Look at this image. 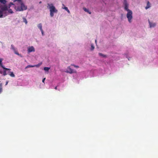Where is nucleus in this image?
I'll list each match as a JSON object with an SVG mask.
<instances>
[{
  "label": "nucleus",
  "mask_w": 158,
  "mask_h": 158,
  "mask_svg": "<svg viewBox=\"0 0 158 158\" xmlns=\"http://www.w3.org/2000/svg\"><path fill=\"white\" fill-rule=\"evenodd\" d=\"M27 51L28 53L34 52L35 51V48L33 46L29 47L28 48Z\"/></svg>",
  "instance_id": "39448f33"
},
{
  "label": "nucleus",
  "mask_w": 158,
  "mask_h": 158,
  "mask_svg": "<svg viewBox=\"0 0 158 158\" xmlns=\"http://www.w3.org/2000/svg\"><path fill=\"white\" fill-rule=\"evenodd\" d=\"M98 54L100 56H102L103 57H106V55H104L102 53H99Z\"/></svg>",
  "instance_id": "2eb2a0df"
},
{
  "label": "nucleus",
  "mask_w": 158,
  "mask_h": 158,
  "mask_svg": "<svg viewBox=\"0 0 158 158\" xmlns=\"http://www.w3.org/2000/svg\"><path fill=\"white\" fill-rule=\"evenodd\" d=\"M10 13H13V11H12V10L11 9H9V11H8Z\"/></svg>",
  "instance_id": "a878e982"
},
{
  "label": "nucleus",
  "mask_w": 158,
  "mask_h": 158,
  "mask_svg": "<svg viewBox=\"0 0 158 158\" xmlns=\"http://www.w3.org/2000/svg\"><path fill=\"white\" fill-rule=\"evenodd\" d=\"M94 45H93L92 44L91 45V50H93L94 49Z\"/></svg>",
  "instance_id": "393cba45"
},
{
  "label": "nucleus",
  "mask_w": 158,
  "mask_h": 158,
  "mask_svg": "<svg viewBox=\"0 0 158 158\" xmlns=\"http://www.w3.org/2000/svg\"><path fill=\"white\" fill-rule=\"evenodd\" d=\"M148 21H149V24L150 27H154L156 26V23H152L151 22H150L149 20H148Z\"/></svg>",
  "instance_id": "f8f14e48"
},
{
  "label": "nucleus",
  "mask_w": 158,
  "mask_h": 158,
  "mask_svg": "<svg viewBox=\"0 0 158 158\" xmlns=\"http://www.w3.org/2000/svg\"><path fill=\"white\" fill-rule=\"evenodd\" d=\"M0 2L4 4L6 2V0H0Z\"/></svg>",
  "instance_id": "4468645a"
},
{
  "label": "nucleus",
  "mask_w": 158,
  "mask_h": 158,
  "mask_svg": "<svg viewBox=\"0 0 158 158\" xmlns=\"http://www.w3.org/2000/svg\"><path fill=\"white\" fill-rule=\"evenodd\" d=\"M2 59L0 58V66H1V67L3 69H5L6 70H9V71L11 69H10L6 68L2 64Z\"/></svg>",
  "instance_id": "6e6552de"
},
{
  "label": "nucleus",
  "mask_w": 158,
  "mask_h": 158,
  "mask_svg": "<svg viewBox=\"0 0 158 158\" xmlns=\"http://www.w3.org/2000/svg\"><path fill=\"white\" fill-rule=\"evenodd\" d=\"M64 9L66 10L69 13H70V12L69 10L68 9V8L67 7H65Z\"/></svg>",
  "instance_id": "412c9836"
},
{
  "label": "nucleus",
  "mask_w": 158,
  "mask_h": 158,
  "mask_svg": "<svg viewBox=\"0 0 158 158\" xmlns=\"http://www.w3.org/2000/svg\"><path fill=\"white\" fill-rule=\"evenodd\" d=\"M38 27L40 29V30H42V25L41 23L39 24L38 25Z\"/></svg>",
  "instance_id": "dca6fc26"
},
{
  "label": "nucleus",
  "mask_w": 158,
  "mask_h": 158,
  "mask_svg": "<svg viewBox=\"0 0 158 158\" xmlns=\"http://www.w3.org/2000/svg\"><path fill=\"white\" fill-rule=\"evenodd\" d=\"M72 66H74L76 68H79V66L78 65H75L74 64H72L71 65Z\"/></svg>",
  "instance_id": "b1692460"
},
{
  "label": "nucleus",
  "mask_w": 158,
  "mask_h": 158,
  "mask_svg": "<svg viewBox=\"0 0 158 158\" xmlns=\"http://www.w3.org/2000/svg\"><path fill=\"white\" fill-rule=\"evenodd\" d=\"M42 64V62H41V63L38 64H37L34 65V67H39Z\"/></svg>",
  "instance_id": "a211bd4d"
},
{
  "label": "nucleus",
  "mask_w": 158,
  "mask_h": 158,
  "mask_svg": "<svg viewBox=\"0 0 158 158\" xmlns=\"http://www.w3.org/2000/svg\"><path fill=\"white\" fill-rule=\"evenodd\" d=\"M10 70L8 71V72L7 74H9L11 77H15V76L13 72H10Z\"/></svg>",
  "instance_id": "9b49d317"
},
{
  "label": "nucleus",
  "mask_w": 158,
  "mask_h": 158,
  "mask_svg": "<svg viewBox=\"0 0 158 158\" xmlns=\"http://www.w3.org/2000/svg\"><path fill=\"white\" fill-rule=\"evenodd\" d=\"M11 49H12L14 51L15 53L18 55H20V54H19V52L15 49L14 46L12 44L11 45Z\"/></svg>",
  "instance_id": "1a4fd4ad"
},
{
  "label": "nucleus",
  "mask_w": 158,
  "mask_h": 158,
  "mask_svg": "<svg viewBox=\"0 0 158 158\" xmlns=\"http://www.w3.org/2000/svg\"><path fill=\"white\" fill-rule=\"evenodd\" d=\"M127 14V17L129 23H131L132 18V12L131 10H129Z\"/></svg>",
  "instance_id": "7ed1b4c3"
},
{
  "label": "nucleus",
  "mask_w": 158,
  "mask_h": 158,
  "mask_svg": "<svg viewBox=\"0 0 158 158\" xmlns=\"http://www.w3.org/2000/svg\"><path fill=\"white\" fill-rule=\"evenodd\" d=\"M41 32V33H42V34L43 35H44V32H43V30H40Z\"/></svg>",
  "instance_id": "cd10ccee"
},
{
  "label": "nucleus",
  "mask_w": 158,
  "mask_h": 158,
  "mask_svg": "<svg viewBox=\"0 0 158 158\" xmlns=\"http://www.w3.org/2000/svg\"><path fill=\"white\" fill-rule=\"evenodd\" d=\"M2 91V84H0V94Z\"/></svg>",
  "instance_id": "6ab92c4d"
},
{
  "label": "nucleus",
  "mask_w": 158,
  "mask_h": 158,
  "mask_svg": "<svg viewBox=\"0 0 158 158\" xmlns=\"http://www.w3.org/2000/svg\"><path fill=\"white\" fill-rule=\"evenodd\" d=\"M50 68L47 67H45L44 68V70L46 71H48L50 69Z\"/></svg>",
  "instance_id": "aec40b11"
},
{
  "label": "nucleus",
  "mask_w": 158,
  "mask_h": 158,
  "mask_svg": "<svg viewBox=\"0 0 158 158\" xmlns=\"http://www.w3.org/2000/svg\"><path fill=\"white\" fill-rule=\"evenodd\" d=\"M8 81H6L5 85H6L8 84Z\"/></svg>",
  "instance_id": "c756f323"
},
{
  "label": "nucleus",
  "mask_w": 158,
  "mask_h": 158,
  "mask_svg": "<svg viewBox=\"0 0 158 158\" xmlns=\"http://www.w3.org/2000/svg\"><path fill=\"white\" fill-rule=\"evenodd\" d=\"M45 79V78H44L43 80H42V82H43V83H44V81Z\"/></svg>",
  "instance_id": "c85d7f7f"
},
{
  "label": "nucleus",
  "mask_w": 158,
  "mask_h": 158,
  "mask_svg": "<svg viewBox=\"0 0 158 158\" xmlns=\"http://www.w3.org/2000/svg\"><path fill=\"white\" fill-rule=\"evenodd\" d=\"M3 16V12L2 11L0 10V18L2 17Z\"/></svg>",
  "instance_id": "5701e85b"
},
{
  "label": "nucleus",
  "mask_w": 158,
  "mask_h": 158,
  "mask_svg": "<svg viewBox=\"0 0 158 158\" xmlns=\"http://www.w3.org/2000/svg\"><path fill=\"white\" fill-rule=\"evenodd\" d=\"M48 8L50 9V15L51 17H52L54 16V13H57V10L56 9L53 4L48 3Z\"/></svg>",
  "instance_id": "f03ea898"
},
{
  "label": "nucleus",
  "mask_w": 158,
  "mask_h": 158,
  "mask_svg": "<svg viewBox=\"0 0 158 158\" xmlns=\"http://www.w3.org/2000/svg\"><path fill=\"white\" fill-rule=\"evenodd\" d=\"M8 8L7 6L6 5L1 6V11H2V12L3 11L7 10H8Z\"/></svg>",
  "instance_id": "423d86ee"
},
{
  "label": "nucleus",
  "mask_w": 158,
  "mask_h": 158,
  "mask_svg": "<svg viewBox=\"0 0 158 158\" xmlns=\"http://www.w3.org/2000/svg\"><path fill=\"white\" fill-rule=\"evenodd\" d=\"M14 2L17 1V3L13 4L10 2L9 5V8H10L11 5L15 6L14 7L17 11H22L25 10L27 9V7L25 6L22 1V0H13Z\"/></svg>",
  "instance_id": "f257e3e1"
},
{
  "label": "nucleus",
  "mask_w": 158,
  "mask_h": 158,
  "mask_svg": "<svg viewBox=\"0 0 158 158\" xmlns=\"http://www.w3.org/2000/svg\"><path fill=\"white\" fill-rule=\"evenodd\" d=\"M151 6V4L149 1H148L147 3V5L146 7H145L146 9H147L149 8Z\"/></svg>",
  "instance_id": "ddd939ff"
},
{
  "label": "nucleus",
  "mask_w": 158,
  "mask_h": 158,
  "mask_svg": "<svg viewBox=\"0 0 158 158\" xmlns=\"http://www.w3.org/2000/svg\"><path fill=\"white\" fill-rule=\"evenodd\" d=\"M66 72L70 74L75 73L73 70L70 68V67H68L67 70L66 71Z\"/></svg>",
  "instance_id": "0eeeda50"
},
{
  "label": "nucleus",
  "mask_w": 158,
  "mask_h": 158,
  "mask_svg": "<svg viewBox=\"0 0 158 158\" xmlns=\"http://www.w3.org/2000/svg\"><path fill=\"white\" fill-rule=\"evenodd\" d=\"M83 9L85 12L88 13L90 14H91V12H90L88 9H87L86 8H84Z\"/></svg>",
  "instance_id": "f3484780"
},
{
  "label": "nucleus",
  "mask_w": 158,
  "mask_h": 158,
  "mask_svg": "<svg viewBox=\"0 0 158 158\" xmlns=\"http://www.w3.org/2000/svg\"><path fill=\"white\" fill-rule=\"evenodd\" d=\"M55 89H57V86H56L55 88Z\"/></svg>",
  "instance_id": "7c9ffc66"
},
{
  "label": "nucleus",
  "mask_w": 158,
  "mask_h": 158,
  "mask_svg": "<svg viewBox=\"0 0 158 158\" xmlns=\"http://www.w3.org/2000/svg\"><path fill=\"white\" fill-rule=\"evenodd\" d=\"M124 9L127 11H129V10H130L128 9V5L126 1L124 2Z\"/></svg>",
  "instance_id": "9d476101"
},
{
  "label": "nucleus",
  "mask_w": 158,
  "mask_h": 158,
  "mask_svg": "<svg viewBox=\"0 0 158 158\" xmlns=\"http://www.w3.org/2000/svg\"><path fill=\"white\" fill-rule=\"evenodd\" d=\"M41 3H42V2L41 1H40V2H39V3L40 4H41Z\"/></svg>",
  "instance_id": "2f4dec72"
},
{
  "label": "nucleus",
  "mask_w": 158,
  "mask_h": 158,
  "mask_svg": "<svg viewBox=\"0 0 158 158\" xmlns=\"http://www.w3.org/2000/svg\"><path fill=\"white\" fill-rule=\"evenodd\" d=\"M33 67H34V65H29L27 66H26V68L27 69V68H29Z\"/></svg>",
  "instance_id": "4be33fe9"
},
{
  "label": "nucleus",
  "mask_w": 158,
  "mask_h": 158,
  "mask_svg": "<svg viewBox=\"0 0 158 158\" xmlns=\"http://www.w3.org/2000/svg\"><path fill=\"white\" fill-rule=\"evenodd\" d=\"M6 71H9L8 70H6L3 69L2 67L1 68H0V74H2L3 75L5 76L7 74L6 73Z\"/></svg>",
  "instance_id": "20e7f679"
},
{
  "label": "nucleus",
  "mask_w": 158,
  "mask_h": 158,
  "mask_svg": "<svg viewBox=\"0 0 158 158\" xmlns=\"http://www.w3.org/2000/svg\"><path fill=\"white\" fill-rule=\"evenodd\" d=\"M24 22H25V23L26 24H27V21L25 19H24Z\"/></svg>",
  "instance_id": "bb28decb"
}]
</instances>
